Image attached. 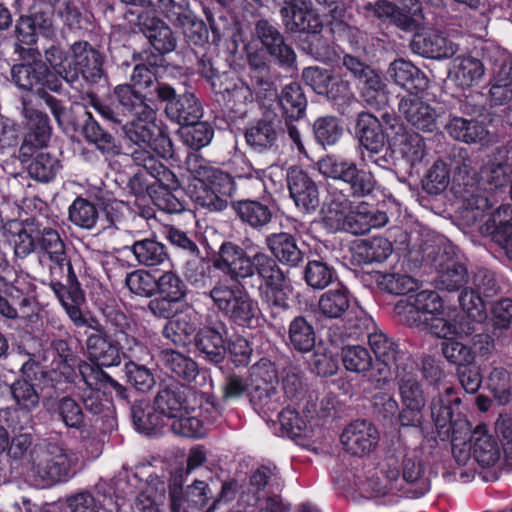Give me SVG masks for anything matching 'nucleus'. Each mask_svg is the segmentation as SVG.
Returning a JSON list of instances; mask_svg holds the SVG:
<instances>
[{"instance_id":"nucleus-24","label":"nucleus","mask_w":512,"mask_h":512,"mask_svg":"<svg viewBox=\"0 0 512 512\" xmlns=\"http://www.w3.org/2000/svg\"><path fill=\"white\" fill-rule=\"evenodd\" d=\"M114 94L123 110L131 117H142L144 119L153 117L155 109L151 103L155 101L152 91L142 92L132 87L131 84L117 85Z\"/></svg>"},{"instance_id":"nucleus-30","label":"nucleus","mask_w":512,"mask_h":512,"mask_svg":"<svg viewBox=\"0 0 512 512\" xmlns=\"http://www.w3.org/2000/svg\"><path fill=\"white\" fill-rule=\"evenodd\" d=\"M200 324V316L194 310H188L170 319L163 328V336L176 346H186Z\"/></svg>"},{"instance_id":"nucleus-4","label":"nucleus","mask_w":512,"mask_h":512,"mask_svg":"<svg viewBox=\"0 0 512 512\" xmlns=\"http://www.w3.org/2000/svg\"><path fill=\"white\" fill-rule=\"evenodd\" d=\"M206 294L237 326L255 328L260 324L262 313L258 302L242 284H229L228 279L219 278Z\"/></svg>"},{"instance_id":"nucleus-27","label":"nucleus","mask_w":512,"mask_h":512,"mask_svg":"<svg viewBox=\"0 0 512 512\" xmlns=\"http://www.w3.org/2000/svg\"><path fill=\"white\" fill-rule=\"evenodd\" d=\"M191 391L184 386L173 385L160 390L155 399V410L171 420L182 414H188V394Z\"/></svg>"},{"instance_id":"nucleus-43","label":"nucleus","mask_w":512,"mask_h":512,"mask_svg":"<svg viewBox=\"0 0 512 512\" xmlns=\"http://www.w3.org/2000/svg\"><path fill=\"white\" fill-rule=\"evenodd\" d=\"M415 43L420 45L422 55L429 58H450L458 51V45L439 31H430L420 36Z\"/></svg>"},{"instance_id":"nucleus-48","label":"nucleus","mask_w":512,"mask_h":512,"mask_svg":"<svg viewBox=\"0 0 512 512\" xmlns=\"http://www.w3.org/2000/svg\"><path fill=\"white\" fill-rule=\"evenodd\" d=\"M54 413L65 427L79 432L86 430V416L81 406L72 397L60 398L55 404Z\"/></svg>"},{"instance_id":"nucleus-63","label":"nucleus","mask_w":512,"mask_h":512,"mask_svg":"<svg viewBox=\"0 0 512 512\" xmlns=\"http://www.w3.org/2000/svg\"><path fill=\"white\" fill-rule=\"evenodd\" d=\"M462 335L463 334L452 335L448 338H444L445 341L441 344V351L445 359L459 367L471 365L474 362V353L472 349L454 339V337Z\"/></svg>"},{"instance_id":"nucleus-62","label":"nucleus","mask_w":512,"mask_h":512,"mask_svg":"<svg viewBox=\"0 0 512 512\" xmlns=\"http://www.w3.org/2000/svg\"><path fill=\"white\" fill-rule=\"evenodd\" d=\"M183 142L191 149L199 150L208 145L214 135V130L207 122L196 121L180 129Z\"/></svg>"},{"instance_id":"nucleus-59","label":"nucleus","mask_w":512,"mask_h":512,"mask_svg":"<svg viewBox=\"0 0 512 512\" xmlns=\"http://www.w3.org/2000/svg\"><path fill=\"white\" fill-rule=\"evenodd\" d=\"M318 166L319 171L323 175L335 180H341L346 184L351 182L360 170L354 162L337 159L332 156L320 160Z\"/></svg>"},{"instance_id":"nucleus-53","label":"nucleus","mask_w":512,"mask_h":512,"mask_svg":"<svg viewBox=\"0 0 512 512\" xmlns=\"http://www.w3.org/2000/svg\"><path fill=\"white\" fill-rule=\"evenodd\" d=\"M162 359L166 368L183 381L192 382L198 375L197 363L184 354L166 349L162 351Z\"/></svg>"},{"instance_id":"nucleus-28","label":"nucleus","mask_w":512,"mask_h":512,"mask_svg":"<svg viewBox=\"0 0 512 512\" xmlns=\"http://www.w3.org/2000/svg\"><path fill=\"white\" fill-rule=\"evenodd\" d=\"M71 81L78 73L96 76L101 71L100 54L86 41L75 42L70 48Z\"/></svg>"},{"instance_id":"nucleus-41","label":"nucleus","mask_w":512,"mask_h":512,"mask_svg":"<svg viewBox=\"0 0 512 512\" xmlns=\"http://www.w3.org/2000/svg\"><path fill=\"white\" fill-rule=\"evenodd\" d=\"M223 331V326H221L220 329L204 327L199 330L195 338L198 350L214 363L221 362L226 353Z\"/></svg>"},{"instance_id":"nucleus-31","label":"nucleus","mask_w":512,"mask_h":512,"mask_svg":"<svg viewBox=\"0 0 512 512\" xmlns=\"http://www.w3.org/2000/svg\"><path fill=\"white\" fill-rule=\"evenodd\" d=\"M356 133L360 144L371 154H378L385 146V133L381 122L374 115L362 112L358 115Z\"/></svg>"},{"instance_id":"nucleus-39","label":"nucleus","mask_w":512,"mask_h":512,"mask_svg":"<svg viewBox=\"0 0 512 512\" xmlns=\"http://www.w3.org/2000/svg\"><path fill=\"white\" fill-rule=\"evenodd\" d=\"M445 129L453 139L465 143L481 142L488 135V131L481 122L459 116H452L447 122Z\"/></svg>"},{"instance_id":"nucleus-52","label":"nucleus","mask_w":512,"mask_h":512,"mask_svg":"<svg viewBox=\"0 0 512 512\" xmlns=\"http://www.w3.org/2000/svg\"><path fill=\"white\" fill-rule=\"evenodd\" d=\"M36 245L39 252L46 255L52 264L63 263L66 246L57 230L50 227L39 230Z\"/></svg>"},{"instance_id":"nucleus-36","label":"nucleus","mask_w":512,"mask_h":512,"mask_svg":"<svg viewBox=\"0 0 512 512\" xmlns=\"http://www.w3.org/2000/svg\"><path fill=\"white\" fill-rule=\"evenodd\" d=\"M139 265L154 267L169 261L166 246L153 238L136 240L130 246H126Z\"/></svg>"},{"instance_id":"nucleus-2","label":"nucleus","mask_w":512,"mask_h":512,"mask_svg":"<svg viewBox=\"0 0 512 512\" xmlns=\"http://www.w3.org/2000/svg\"><path fill=\"white\" fill-rule=\"evenodd\" d=\"M508 169L505 156L500 150L487 157L478 174L479 179L475 173L471 174L465 162L458 167L453 176V184L459 187V189H455V193L463 198L468 210L477 211L473 216L475 219L482 217L490 209V204L488 199L478 194L474 187L480 181L494 187L502 186L506 180Z\"/></svg>"},{"instance_id":"nucleus-19","label":"nucleus","mask_w":512,"mask_h":512,"mask_svg":"<svg viewBox=\"0 0 512 512\" xmlns=\"http://www.w3.org/2000/svg\"><path fill=\"white\" fill-rule=\"evenodd\" d=\"M470 435L468 442L466 437L461 440V445L457 448V454L468 452L469 460L471 456L481 466H493L500 458V449L494 437L489 434L485 424L477 425L476 428L468 434ZM468 461H466L467 463Z\"/></svg>"},{"instance_id":"nucleus-23","label":"nucleus","mask_w":512,"mask_h":512,"mask_svg":"<svg viewBox=\"0 0 512 512\" xmlns=\"http://www.w3.org/2000/svg\"><path fill=\"white\" fill-rule=\"evenodd\" d=\"M287 183L291 198L296 206L305 211L314 210L319 204L316 183L299 167H291L287 173Z\"/></svg>"},{"instance_id":"nucleus-61","label":"nucleus","mask_w":512,"mask_h":512,"mask_svg":"<svg viewBox=\"0 0 512 512\" xmlns=\"http://www.w3.org/2000/svg\"><path fill=\"white\" fill-rule=\"evenodd\" d=\"M70 221L83 229H92L98 220V210L89 200L77 197L68 210Z\"/></svg>"},{"instance_id":"nucleus-17","label":"nucleus","mask_w":512,"mask_h":512,"mask_svg":"<svg viewBox=\"0 0 512 512\" xmlns=\"http://www.w3.org/2000/svg\"><path fill=\"white\" fill-rule=\"evenodd\" d=\"M301 388L300 380L295 376H287L283 381V392L273 387L258 386L251 395V402L255 410L263 417L270 418L279 413V409L287 399H294Z\"/></svg>"},{"instance_id":"nucleus-45","label":"nucleus","mask_w":512,"mask_h":512,"mask_svg":"<svg viewBox=\"0 0 512 512\" xmlns=\"http://www.w3.org/2000/svg\"><path fill=\"white\" fill-rule=\"evenodd\" d=\"M52 290L73 324L77 327L86 325L87 318L83 315L80 308V305L84 301V296L81 290H68L65 285L59 282H52Z\"/></svg>"},{"instance_id":"nucleus-6","label":"nucleus","mask_w":512,"mask_h":512,"mask_svg":"<svg viewBox=\"0 0 512 512\" xmlns=\"http://www.w3.org/2000/svg\"><path fill=\"white\" fill-rule=\"evenodd\" d=\"M461 399L456 395L454 388L447 387L444 393H439L431 401V417L437 428L438 436L442 439H451L452 453L459 465H465L469 458V453L460 450L457 454V448L461 445V440L470 433L471 425L468 420L456 414L455 406H459Z\"/></svg>"},{"instance_id":"nucleus-18","label":"nucleus","mask_w":512,"mask_h":512,"mask_svg":"<svg viewBox=\"0 0 512 512\" xmlns=\"http://www.w3.org/2000/svg\"><path fill=\"white\" fill-rule=\"evenodd\" d=\"M14 83L21 89L36 92L30 94L37 95L39 92H46V89L58 91L61 83L49 71L48 67L41 60H34L32 63L17 64L11 70Z\"/></svg>"},{"instance_id":"nucleus-7","label":"nucleus","mask_w":512,"mask_h":512,"mask_svg":"<svg viewBox=\"0 0 512 512\" xmlns=\"http://www.w3.org/2000/svg\"><path fill=\"white\" fill-rule=\"evenodd\" d=\"M273 257L261 250L249 255L246 248L232 241H224L212 259L215 269L222 272L232 284L241 282L261 272L272 261Z\"/></svg>"},{"instance_id":"nucleus-64","label":"nucleus","mask_w":512,"mask_h":512,"mask_svg":"<svg viewBox=\"0 0 512 512\" xmlns=\"http://www.w3.org/2000/svg\"><path fill=\"white\" fill-rule=\"evenodd\" d=\"M316 141L322 146L334 145L343 134L339 120L333 116L319 117L313 124Z\"/></svg>"},{"instance_id":"nucleus-40","label":"nucleus","mask_w":512,"mask_h":512,"mask_svg":"<svg viewBox=\"0 0 512 512\" xmlns=\"http://www.w3.org/2000/svg\"><path fill=\"white\" fill-rule=\"evenodd\" d=\"M220 92L223 93L227 108L237 118H243L247 114L249 105L256 99L250 85L241 79H237Z\"/></svg>"},{"instance_id":"nucleus-56","label":"nucleus","mask_w":512,"mask_h":512,"mask_svg":"<svg viewBox=\"0 0 512 512\" xmlns=\"http://www.w3.org/2000/svg\"><path fill=\"white\" fill-rule=\"evenodd\" d=\"M468 281L466 266L455 260L441 263L438 270V285L447 291H456Z\"/></svg>"},{"instance_id":"nucleus-22","label":"nucleus","mask_w":512,"mask_h":512,"mask_svg":"<svg viewBox=\"0 0 512 512\" xmlns=\"http://www.w3.org/2000/svg\"><path fill=\"white\" fill-rule=\"evenodd\" d=\"M400 114L414 128L423 132H433L437 128L436 109L417 95L403 97L398 104Z\"/></svg>"},{"instance_id":"nucleus-58","label":"nucleus","mask_w":512,"mask_h":512,"mask_svg":"<svg viewBox=\"0 0 512 512\" xmlns=\"http://www.w3.org/2000/svg\"><path fill=\"white\" fill-rule=\"evenodd\" d=\"M150 44L161 54H166L176 48V38L172 30L160 19L153 18L145 30Z\"/></svg>"},{"instance_id":"nucleus-5","label":"nucleus","mask_w":512,"mask_h":512,"mask_svg":"<svg viewBox=\"0 0 512 512\" xmlns=\"http://www.w3.org/2000/svg\"><path fill=\"white\" fill-rule=\"evenodd\" d=\"M190 170L194 174L193 183L188 187L191 200L210 212L225 210L235 189L232 178L208 164L200 163Z\"/></svg>"},{"instance_id":"nucleus-34","label":"nucleus","mask_w":512,"mask_h":512,"mask_svg":"<svg viewBox=\"0 0 512 512\" xmlns=\"http://www.w3.org/2000/svg\"><path fill=\"white\" fill-rule=\"evenodd\" d=\"M388 74L394 82L408 91H420L427 87L426 75L412 62L397 59L390 64Z\"/></svg>"},{"instance_id":"nucleus-37","label":"nucleus","mask_w":512,"mask_h":512,"mask_svg":"<svg viewBox=\"0 0 512 512\" xmlns=\"http://www.w3.org/2000/svg\"><path fill=\"white\" fill-rule=\"evenodd\" d=\"M351 295L342 285L330 289L320 296L318 308L320 313L330 319L341 318L351 311Z\"/></svg>"},{"instance_id":"nucleus-33","label":"nucleus","mask_w":512,"mask_h":512,"mask_svg":"<svg viewBox=\"0 0 512 512\" xmlns=\"http://www.w3.org/2000/svg\"><path fill=\"white\" fill-rule=\"evenodd\" d=\"M166 114L182 127L196 122L202 116V108L197 98L191 93H185L174 99V95L166 100Z\"/></svg>"},{"instance_id":"nucleus-38","label":"nucleus","mask_w":512,"mask_h":512,"mask_svg":"<svg viewBox=\"0 0 512 512\" xmlns=\"http://www.w3.org/2000/svg\"><path fill=\"white\" fill-rule=\"evenodd\" d=\"M368 344L378 362L388 369L393 366L398 367V361L403 357V353L399 345L384 331L378 329L376 332L369 334Z\"/></svg>"},{"instance_id":"nucleus-9","label":"nucleus","mask_w":512,"mask_h":512,"mask_svg":"<svg viewBox=\"0 0 512 512\" xmlns=\"http://www.w3.org/2000/svg\"><path fill=\"white\" fill-rule=\"evenodd\" d=\"M86 347L90 359L96 362L90 365L99 368L118 366L122 356L134 357L135 350L142 349L135 338L124 332L118 333L116 339H112L106 333L91 334L87 337Z\"/></svg>"},{"instance_id":"nucleus-20","label":"nucleus","mask_w":512,"mask_h":512,"mask_svg":"<svg viewBox=\"0 0 512 512\" xmlns=\"http://www.w3.org/2000/svg\"><path fill=\"white\" fill-rule=\"evenodd\" d=\"M380 439L377 428L367 420H356L343 430L340 441L352 455L363 456L375 450Z\"/></svg>"},{"instance_id":"nucleus-11","label":"nucleus","mask_w":512,"mask_h":512,"mask_svg":"<svg viewBox=\"0 0 512 512\" xmlns=\"http://www.w3.org/2000/svg\"><path fill=\"white\" fill-rule=\"evenodd\" d=\"M397 386L402 409L399 422L405 427H418L423 421V410L426 405V394L416 374L397 373Z\"/></svg>"},{"instance_id":"nucleus-8","label":"nucleus","mask_w":512,"mask_h":512,"mask_svg":"<svg viewBox=\"0 0 512 512\" xmlns=\"http://www.w3.org/2000/svg\"><path fill=\"white\" fill-rule=\"evenodd\" d=\"M134 162L142 167L158 184L151 191L154 205L166 213L176 214L185 210L184 203L176 193H179V181L159 159L150 157L147 151L134 153Z\"/></svg>"},{"instance_id":"nucleus-25","label":"nucleus","mask_w":512,"mask_h":512,"mask_svg":"<svg viewBox=\"0 0 512 512\" xmlns=\"http://www.w3.org/2000/svg\"><path fill=\"white\" fill-rule=\"evenodd\" d=\"M256 35L267 52L280 65L291 66L296 59L293 49L284 42L282 34L267 20L256 24Z\"/></svg>"},{"instance_id":"nucleus-32","label":"nucleus","mask_w":512,"mask_h":512,"mask_svg":"<svg viewBox=\"0 0 512 512\" xmlns=\"http://www.w3.org/2000/svg\"><path fill=\"white\" fill-rule=\"evenodd\" d=\"M483 75V63L472 56L456 57L449 73L451 81L463 90L478 84Z\"/></svg>"},{"instance_id":"nucleus-60","label":"nucleus","mask_w":512,"mask_h":512,"mask_svg":"<svg viewBox=\"0 0 512 512\" xmlns=\"http://www.w3.org/2000/svg\"><path fill=\"white\" fill-rule=\"evenodd\" d=\"M318 166L319 171L323 175L335 180H341L346 184L351 182L360 170L354 162L337 159L332 156L320 160Z\"/></svg>"},{"instance_id":"nucleus-44","label":"nucleus","mask_w":512,"mask_h":512,"mask_svg":"<svg viewBox=\"0 0 512 512\" xmlns=\"http://www.w3.org/2000/svg\"><path fill=\"white\" fill-rule=\"evenodd\" d=\"M512 207L500 206L491 214L485 223V232L493 235L494 239L505 248L512 246Z\"/></svg>"},{"instance_id":"nucleus-16","label":"nucleus","mask_w":512,"mask_h":512,"mask_svg":"<svg viewBox=\"0 0 512 512\" xmlns=\"http://www.w3.org/2000/svg\"><path fill=\"white\" fill-rule=\"evenodd\" d=\"M386 124V136L399 150L412 166L421 163L426 155V144L424 138L406 127L395 117L384 114L382 116Z\"/></svg>"},{"instance_id":"nucleus-3","label":"nucleus","mask_w":512,"mask_h":512,"mask_svg":"<svg viewBox=\"0 0 512 512\" xmlns=\"http://www.w3.org/2000/svg\"><path fill=\"white\" fill-rule=\"evenodd\" d=\"M42 103L50 109L59 124H61V118L65 114L62 102L48 92L22 96L21 115L25 129L21 146L23 155H27L32 149L46 147L50 142L53 128L49 116L40 110Z\"/></svg>"},{"instance_id":"nucleus-21","label":"nucleus","mask_w":512,"mask_h":512,"mask_svg":"<svg viewBox=\"0 0 512 512\" xmlns=\"http://www.w3.org/2000/svg\"><path fill=\"white\" fill-rule=\"evenodd\" d=\"M282 131L281 117L275 113L266 112L246 128L245 141L253 150L265 152L276 146Z\"/></svg>"},{"instance_id":"nucleus-57","label":"nucleus","mask_w":512,"mask_h":512,"mask_svg":"<svg viewBox=\"0 0 512 512\" xmlns=\"http://www.w3.org/2000/svg\"><path fill=\"white\" fill-rule=\"evenodd\" d=\"M344 368L352 373L364 374L370 370L373 359L370 352L361 345H345L341 349Z\"/></svg>"},{"instance_id":"nucleus-14","label":"nucleus","mask_w":512,"mask_h":512,"mask_svg":"<svg viewBox=\"0 0 512 512\" xmlns=\"http://www.w3.org/2000/svg\"><path fill=\"white\" fill-rule=\"evenodd\" d=\"M261 280L258 295L262 303L267 305L272 315L289 309L288 285L284 272L275 259L258 276Z\"/></svg>"},{"instance_id":"nucleus-26","label":"nucleus","mask_w":512,"mask_h":512,"mask_svg":"<svg viewBox=\"0 0 512 512\" xmlns=\"http://www.w3.org/2000/svg\"><path fill=\"white\" fill-rule=\"evenodd\" d=\"M352 202L341 191H331L322 207V222L330 232L344 231Z\"/></svg>"},{"instance_id":"nucleus-35","label":"nucleus","mask_w":512,"mask_h":512,"mask_svg":"<svg viewBox=\"0 0 512 512\" xmlns=\"http://www.w3.org/2000/svg\"><path fill=\"white\" fill-rule=\"evenodd\" d=\"M265 243L274 256L283 264L296 266L302 260V252L298 248L295 238L285 232L272 233L266 236Z\"/></svg>"},{"instance_id":"nucleus-47","label":"nucleus","mask_w":512,"mask_h":512,"mask_svg":"<svg viewBox=\"0 0 512 512\" xmlns=\"http://www.w3.org/2000/svg\"><path fill=\"white\" fill-rule=\"evenodd\" d=\"M238 217L254 229L266 226L272 218L271 209L256 200H240L234 204Z\"/></svg>"},{"instance_id":"nucleus-13","label":"nucleus","mask_w":512,"mask_h":512,"mask_svg":"<svg viewBox=\"0 0 512 512\" xmlns=\"http://www.w3.org/2000/svg\"><path fill=\"white\" fill-rule=\"evenodd\" d=\"M79 371L84 383L81 390V400L86 408L93 415H99L104 411V403L102 400V390L113 388L116 391L123 387L106 372L97 366H91L83 363L79 366Z\"/></svg>"},{"instance_id":"nucleus-55","label":"nucleus","mask_w":512,"mask_h":512,"mask_svg":"<svg viewBox=\"0 0 512 512\" xmlns=\"http://www.w3.org/2000/svg\"><path fill=\"white\" fill-rule=\"evenodd\" d=\"M61 169L60 160L46 152L35 155L28 165V174L36 181L48 183L52 181Z\"/></svg>"},{"instance_id":"nucleus-1","label":"nucleus","mask_w":512,"mask_h":512,"mask_svg":"<svg viewBox=\"0 0 512 512\" xmlns=\"http://www.w3.org/2000/svg\"><path fill=\"white\" fill-rule=\"evenodd\" d=\"M400 321L409 325L423 324L437 338L467 334L463 316L456 308L445 307L436 291L423 290L399 300L394 308Z\"/></svg>"},{"instance_id":"nucleus-46","label":"nucleus","mask_w":512,"mask_h":512,"mask_svg":"<svg viewBox=\"0 0 512 512\" xmlns=\"http://www.w3.org/2000/svg\"><path fill=\"white\" fill-rule=\"evenodd\" d=\"M289 345L302 353L310 352L316 342V334L312 324L303 316L295 317L288 328Z\"/></svg>"},{"instance_id":"nucleus-49","label":"nucleus","mask_w":512,"mask_h":512,"mask_svg":"<svg viewBox=\"0 0 512 512\" xmlns=\"http://www.w3.org/2000/svg\"><path fill=\"white\" fill-rule=\"evenodd\" d=\"M4 234L17 257L25 258L36 249L37 241L31 231L20 222H10L4 228Z\"/></svg>"},{"instance_id":"nucleus-54","label":"nucleus","mask_w":512,"mask_h":512,"mask_svg":"<svg viewBox=\"0 0 512 512\" xmlns=\"http://www.w3.org/2000/svg\"><path fill=\"white\" fill-rule=\"evenodd\" d=\"M355 253L364 263L383 262L391 255L392 244L384 237L363 239L356 245Z\"/></svg>"},{"instance_id":"nucleus-29","label":"nucleus","mask_w":512,"mask_h":512,"mask_svg":"<svg viewBox=\"0 0 512 512\" xmlns=\"http://www.w3.org/2000/svg\"><path fill=\"white\" fill-rule=\"evenodd\" d=\"M281 15L290 18V27L296 30L315 31L321 26V18L314 11L311 0H283Z\"/></svg>"},{"instance_id":"nucleus-10","label":"nucleus","mask_w":512,"mask_h":512,"mask_svg":"<svg viewBox=\"0 0 512 512\" xmlns=\"http://www.w3.org/2000/svg\"><path fill=\"white\" fill-rule=\"evenodd\" d=\"M134 120L126 129L128 139L138 146L132 152L141 150L147 151L153 159L166 158L172 155V142L169 136L154 121L153 117L144 119L142 117H133Z\"/></svg>"},{"instance_id":"nucleus-51","label":"nucleus","mask_w":512,"mask_h":512,"mask_svg":"<svg viewBox=\"0 0 512 512\" xmlns=\"http://www.w3.org/2000/svg\"><path fill=\"white\" fill-rule=\"evenodd\" d=\"M285 22L286 27L293 32H307L312 34L308 44V52L314 57L316 60L325 62V63H333L340 59V54L338 53L336 47L331 44L327 39L323 38L318 33L322 29V25L319 29L315 31L308 30H296L290 27V18L286 16H282Z\"/></svg>"},{"instance_id":"nucleus-42","label":"nucleus","mask_w":512,"mask_h":512,"mask_svg":"<svg viewBox=\"0 0 512 512\" xmlns=\"http://www.w3.org/2000/svg\"><path fill=\"white\" fill-rule=\"evenodd\" d=\"M131 82L132 87L137 90L152 91L155 101L169 100L175 94L171 86L158 82L154 73L144 64H138L134 67Z\"/></svg>"},{"instance_id":"nucleus-15","label":"nucleus","mask_w":512,"mask_h":512,"mask_svg":"<svg viewBox=\"0 0 512 512\" xmlns=\"http://www.w3.org/2000/svg\"><path fill=\"white\" fill-rule=\"evenodd\" d=\"M77 463L76 453L65 449L59 443L48 442L38 465V473L53 483L66 482L75 475Z\"/></svg>"},{"instance_id":"nucleus-50","label":"nucleus","mask_w":512,"mask_h":512,"mask_svg":"<svg viewBox=\"0 0 512 512\" xmlns=\"http://www.w3.org/2000/svg\"><path fill=\"white\" fill-rule=\"evenodd\" d=\"M279 104L287 118L298 120L305 114L307 100L298 83L286 85L279 95Z\"/></svg>"},{"instance_id":"nucleus-12","label":"nucleus","mask_w":512,"mask_h":512,"mask_svg":"<svg viewBox=\"0 0 512 512\" xmlns=\"http://www.w3.org/2000/svg\"><path fill=\"white\" fill-rule=\"evenodd\" d=\"M367 9L382 21L394 24L405 31L420 27L423 14L419 0H378Z\"/></svg>"}]
</instances>
